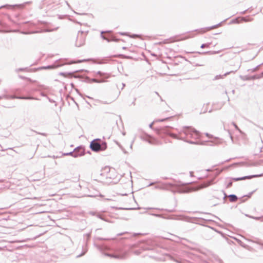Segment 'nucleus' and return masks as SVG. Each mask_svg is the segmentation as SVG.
I'll return each mask as SVG.
<instances>
[{"label": "nucleus", "mask_w": 263, "mask_h": 263, "mask_svg": "<svg viewBox=\"0 0 263 263\" xmlns=\"http://www.w3.org/2000/svg\"><path fill=\"white\" fill-rule=\"evenodd\" d=\"M229 198L230 199V201L231 202H235L237 200V197L236 196L234 195H231L229 196Z\"/></svg>", "instance_id": "6e6552de"}, {"label": "nucleus", "mask_w": 263, "mask_h": 263, "mask_svg": "<svg viewBox=\"0 0 263 263\" xmlns=\"http://www.w3.org/2000/svg\"><path fill=\"white\" fill-rule=\"evenodd\" d=\"M209 185H210L209 183L203 184L199 186L197 188H190V189H188L186 191H185V192H192V191H197L198 190H199V189H202V188H204V187H206L208 186Z\"/></svg>", "instance_id": "39448f33"}, {"label": "nucleus", "mask_w": 263, "mask_h": 263, "mask_svg": "<svg viewBox=\"0 0 263 263\" xmlns=\"http://www.w3.org/2000/svg\"><path fill=\"white\" fill-rule=\"evenodd\" d=\"M242 17H238L235 19L234 22L236 23H242L243 20H242Z\"/></svg>", "instance_id": "1a4fd4ad"}, {"label": "nucleus", "mask_w": 263, "mask_h": 263, "mask_svg": "<svg viewBox=\"0 0 263 263\" xmlns=\"http://www.w3.org/2000/svg\"><path fill=\"white\" fill-rule=\"evenodd\" d=\"M212 28H209V29H204L203 30H201L200 31H199V33H205L206 32V31H209Z\"/></svg>", "instance_id": "9b49d317"}, {"label": "nucleus", "mask_w": 263, "mask_h": 263, "mask_svg": "<svg viewBox=\"0 0 263 263\" xmlns=\"http://www.w3.org/2000/svg\"><path fill=\"white\" fill-rule=\"evenodd\" d=\"M123 49L125 50V49H126V47H123Z\"/></svg>", "instance_id": "aec40b11"}, {"label": "nucleus", "mask_w": 263, "mask_h": 263, "mask_svg": "<svg viewBox=\"0 0 263 263\" xmlns=\"http://www.w3.org/2000/svg\"><path fill=\"white\" fill-rule=\"evenodd\" d=\"M191 176H193V173L192 172L191 173Z\"/></svg>", "instance_id": "a211bd4d"}, {"label": "nucleus", "mask_w": 263, "mask_h": 263, "mask_svg": "<svg viewBox=\"0 0 263 263\" xmlns=\"http://www.w3.org/2000/svg\"><path fill=\"white\" fill-rule=\"evenodd\" d=\"M110 257H114L116 258H122L123 257L122 256H119V255H109Z\"/></svg>", "instance_id": "9d476101"}, {"label": "nucleus", "mask_w": 263, "mask_h": 263, "mask_svg": "<svg viewBox=\"0 0 263 263\" xmlns=\"http://www.w3.org/2000/svg\"><path fill=\"white\" fill-rule=\"evenodd\" d=\"M165 187L166 189H169L171 187H172L173 186V185L172 184H170V183H167L165 184Z\"/></svg>", "instance_id": "ddd939ff"}, {"label": "nucleus", "mask_w": 263, "mask_h": 263, "mask_svg": "<svg viewBox=\"0 0 263 263\" xmlns=\"http://www.w3.org/2000/svg\"><path fill=\"white\" fill-rule=\"evenodd\" d=\"M261 176V175H253V176H245V177H241V178H234L233 180L235 181H240V180H245V179H251V178H252L254 177H260Z\"/></svg>", "instance_id": "20e7f679"}, {"label": "nucleus", "mask_w": 263, "mask_h": 263, "mask_svg": "<svg viewBox=\"0 0 263 263\" xmlns=\"http://www.w3.org/2000/svg\"><path fill=\"white\" fill-rule=\"evenodd\" d=\"M82 37H83V36H82V35L81 34V35L80 37H81V38H82Z\"/></svg>", "instance_id": "412c9836"}, {"label": "nucleus", "mask_w": 263, "mask_h": 263, "mask_svg": "<svg viewBox=\"0 0 263 263\" xmlns=\"http://www.w3.org/2000/svg\"><path fill=\"white\" fill-rule=\"evenodd\" d=\"M20 99H31V98H20Z\"/></svg>", "instance_id": "f3484780"}, {"label": "nucleus", "mask_w": 263, "mask_h": 263, "mask_svg": "<svg viewBox=\"0 0 263 263\" xmlns=\"http://www.w3.org/2000/svg\"><path fill=\"white\" fill-rule=\"evenodd\" d=\"M117 57H120V58H124V56L123 55L120 54L116 56Z\"/></svg>", "instance_id": "dca6fc26"}, {"label": "nucleus", "mask_w": 263, "mask_h": 263, "mask_svg": "<svg viewBox=\"0 0 263 263\" xmlns=\"http://www.w3.org/2000/svg\"><path fill=\"white\" fill-rule=\"evenodd\" d=\"M232 185V183H230L229 186H231Z\"/></svg>", "instance_id": "6ab92c4d"}, {"label": "nucleus", "mask_w": 263, "mask_h": 263, "mask_svg": "<svg viewBox=\"0 0 263 263\" xmlns=\"http://www.w3.org/2000/svg\"><path fill=\"white\" fill-rule=\"evenodd\" d=\"M211 204H213V205L215 206L219 204V199L217 198L216 196H213L210 199Z\"/></svg>", "instance_id": "423d86ee"}, {"label": "nucleus", "mask_w": 263, "mask_h": 263, "mask_svg": "<svg viewBox=\"0 0 263 263\" xmlns=\"http://www.w3.org/2000/svg\"><path fill=\"white\" fill-rule=\"evenodd\" d=\"M82 44H78V46H81Z\"/></svg>", "instance_id": "4be33fe9"}, {"label": "nucleus", "mask_w": 263, "mask_h": 263, "mask_svg": "<svg viewBox=\"0 0 263 263\" xmlns=\"http://www.w3.org/2000/svg\"><path fill=\"white\" fill-rule=\"evenodd\" d=\"M191 37L192 36H186L185 37H182L179 35H177V36L172 37L168 39L165 40L164 41V43L165 44H170V43H174V42H180V41H182L188 39Z\"/></svg>", "instance_id": "f257e3e1"}, {"label": "nucleus", "mask_w": 263, "mask_h": 263, "mask_svg": "<svg viewBox=\"0 0 263 263\" xmlns=\"http://www.w3.org/2000/svg\"><path fill=\"white\" fill-rule=\"evenodd\" d=\"M90 147L92 151L98 152L101 149V145L97 140H93L91 142Z\"/></svg>", "instance_id": "7ed1b4c3"}, {"label": "nucleus", "mask_w": 263, "mask_h": 263, "mask_svg": "<svg viewBox=\"0 0 263 263\" xmlns=\"http://www.w3.org/2000/svg\"><path fill=\"white\" fill-rule=\"evenodd\" d=\"M184 133L187 135L190 134L191 136L192 137H197L199 135L198 132L197 131L191 127L186 128L184 129Z\"/></svg>", "instance_id": "f03ea898"}, {"label": "nucleus", "mask_w": 263, "mask_h": 263, "mask_svg": "<svg viewBox=\"0 0 263 263\" xmlns=\"http://www.w3.org/2000/svg\"><path fill=\"white\" fill-rule=\"evenodd\" d=\"M79 151L81 152L82 154H84V149L83 148H80Z\"/></svg>", "instance_id": "2eb2a0df"}, {"label": "nucleus", "mask_w": 263, "mask_h": 263, "mask_svg": "<svg viewBox=\"0 0 263 263\" xmlns=\"http://www.w3.org/2000/svg\"><path fill=\"white\" fill-rule=\"evenodd\" d=\"M203 107L204 108V111H203V113H205V112H206L207 111L208 105L207 104L204 105Z\"/></svg>", "instance_id": "f8f14e48"}, {"label": "nucleus", "mask_w": 263, "mask_h": 263, "mask_svg": "<svg viewBox=\"0 0 263 263\" xmlns=\"http://www.w3.org/2000/svg\"><path fill=\"white\" fill-rule=\"evenodd\" d=\"M242 18H243V19H242V20H243V23L251 22L253 20V18L250 16H247L246 17H242Z\"/></svg>", "instance_id": "0eeeda50"}, {"label": "nucleus", "mask_w": 263, "mask_h": 263, "mask_svg": "<svg viewBox=\"0 0 263 263\" xmlns=\"http://www.w3.org/2000/svg\"><path fill=\"white\" fill-rule=\"evenodd\" d=\"M209 44H203V45H202L201 47V48H204V47H209Z\"/></svg>", "instance_id": "4468645a"}]
</instances>
